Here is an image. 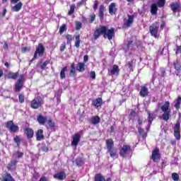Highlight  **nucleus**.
Here are the masks:
<instances>
[{
	"mask_svg": "<svg viewBox=\"0 0 181 181\" xmlns=\"http://www.w3.org/2000/svg\"><path fill=\"white\" fill-rule=\"evenodd\" d=\"M114 30L115 29L113 28L108 30L107 26L101 25L99 28L95 30L93 33L94 39L97 40L100 36H101V35H103L105 39L107 37L109 40H111L112 39V36H114Z\"/></svg>",
	"mask_w": 181,
	"mask_h": 181,
	"instance_id": "obj_1",
	"label": "nucleus"
},
{
	"mask_svg": "<svg viewBox=\"0 0 181 181\" xmlns=\"http://www.w3.org/2000/svg\"><path fill=\"white\" fill-rule=\"evenodd\" d=\"M44 53H45V46H43V44L40 43L35 50V52L34 54V57L31 59V62H33V60H36V59H37V54L40 57H42Z\"/></svg>",
	"mask_w": 181,
	"mask_h": 181,
	"instance_id": "obj_2",
	"label": "nucleus"
},
{
	"mask_svg": "<svg viewBox=\"0 0 181 181\" xmlns=\"http://www.w3.org/2000/svg\"><path fill=\"white\" fill-rule=\"evenodd\" d=\"M158 30H159V24L158 23H153L149 27V32L153 37L158 39L159 35H158Z\"/></svg>",
	"mask_w": 181,
	"mask_h": 181,
	"instance_id": "obj_3",
	"label": "nucleus"
},
{
	"mask_svg": "<svg viewBox=\"0 0 181 181\" xmlns=\"http://www.w3.org/2000/svg\"><path fill=\"white\" fill-rule=\"evenodd\" d=\"M23 156V153L17 151L16 153L13 154V159L11 161L10 167L15 168L16 166V163H18V159L22 158Z\"/></svg>",
	"mask_w": 181,
	"mask_h": 181,
	"instance_id": "obj_4",
	"label": "nucleus"
},
{
	"mask_svg": "<svg viewBox=\"0 0 181 181\" xmlns=\"http://www.w3.org/2000/svg\"><path fill=\"white\" fill-rule=\"evenodd\" d=\"M42 98L37 97L31 101L30 107L31 108H33V110H37V108H39L40 107H42Z\"/></svg>",
	"mask_w": 181,
	"mask_h": 181,
	"instance_id": "obj_5",
	"label": "nucleus"
},
{
	"mask_svg": "<svg viewBox=\"0 0 181 181\" xmlns=\"http://www.w3.org/2000/svg\"><path fill=\"white\" fill-rule=\"evenodd\" d=\"M6 128H8L10 132H18L19 131V127L13 124V121L11 120L6 122Z\"/></svg>",
	"mask_w": 181,
	"mask_h": 181,
	"instance_id": "obj_6",
	"label": "nucleus"
},
{
	"mask_svg": "<svg viewBox=\"0 0 181 181\" xmlns=\"http://www.w3.org/2000/svg\"><path fill=\"white\" fill-rule=\"evenodd\" d=\"M25 81V78L23 75H21L16 83V91H21L22 90V87H23V81Z\"/></svg>",
	"mask_w": 181,
	"mask_h": 181,
	"instance_id": "obj_7",
	"label": "nucleus"
},
{
	"mask_svg": "<svg viewBox=\"0 0 181 181\" xmlns=\"http://www.w3.org/2000/svg\"><path fill=\"white\" fill-rule=\"evenodd\" d=\"M151 159L154 162H159L160 160V154L159 153V148H156L153 152L151 156Z\"/></svg>",
	"mask_w": 181,
	"mask_h": 181,
	"instance_id": "obj_8",
	"label": "nucleus"
},
{
	"mask_svg": "<svg viewBox=\"0 0 181 181\" xmlns=\"http://www.w3.org/2000/svg\"><path fill=\"white\" fill-rule=\"evenodd\" d=\"M174 136L178 141L180 140V123L177 122L174 127Z\"/></svg>",
	"mask_w": 181,
	"mask_h": 181,
	"instance_id": "obj_9",
	"label": "nucleus"
},
{
	"mask_svg": "<svg viewBox=\"0 0 181 181\" xmlns=\"http://www.w3.org/2000/svg\"><path fill=\"white\" fill-rule=\"evenodd\" d=\"M119 74V67L117 65H114L111 69H108L109 76H118Z\"/></svg>",
	"mask_w": 181,
	"mask_h": 181,
	"instance_id": "obj_10",
	"label": "nucleus"
},
{
	"mask_svg": "<svg viewBox=\"0 0 181 181\" xmlns=\"http://www.w3.org/2000/svg\"><path fill=\"white\" fill-rule=\"evenodd\" d=\"M73 141H71V145L72 146H77L78 145V143L80 142V138H81V136L80 134H75L73 136Z\"/></svg>",
	"mask_w": 181,
	"mask_h": 181,
	"instance_id": "obj_11",
	"label": "nucleus"
},
{
	"mask_svg": "<svg viewBox=\"0 0 181 181\" xmlns=\"http://www.w3.org/2000/svg\"><path fill=\"white\" fill-rule=\"evenodd\" d=\"M129 151H131V146L128 145H124L119 152L120 156H122V158H124V156H125V155H127V153H128Z\"/></svg>",
	"mask_w": 181,
	"mask_h": 181,
	"instance_id": "obj_12",
	"label": "nucleus"
},
{
	"mask_svg": "<svg viewBox=\"0 0 181 181\" xmlns=\"http://www.w3.org/2000/svg\"><path fill=\"white\" fill-rule=\"evenodd\" d=\"M134 23V16H128V19L124 21V28H129Z\"/></svg>",
	"mask_w": 181,
	"mask_h": 181,
	"instance_id": "obj_13",
	"label": "nucleus"
},
{
	"mask_svg": "<svg viewBox=\"0 0 181 181\" xmlns=\"http://www.w3.org/2000/svg\"><path fill=\"white\" fill-rule=\"evenodd\" d=\"M139 95L143 98L147 97V95H149V90L148 89V88L146 86H143L141 88Z\"/></svg>",
	"mask_w": 181,
	"mask_h": 181,
	"instance_id": "obj_14",
	"label": "nucleus"
},
{
	"mask_svg": "<svg viewBox=\"0 0 181 181\" xmlns=\"http://www.w3.org/2000/svg\"><path fill=\"white\" fill-rule=\"evenodd\" d=\"M19 76V72H8L6 75V78H11L12 80H16L18 77Z\"/></svg>",
	"mask_w": 181,
	"mask_h": 181,
	"instance_id": "obj_15",
	"label": "nucleus"
},
{
	"mask_svg": "<svg viewBox=\"0 0 181 181\" xmlns=\"http://www.w3.org/2000/svg\"><path fill=\"white\" fill-rule=\"evenodd\" d=\"M54 179H57V180H64L66 179V173L64 172L57 173L54 175Z\"/></svg>",
	"mask_w": 181,
	"mask_h": 181,
	"instance_id": "obj_16",
	"label": "nucleus"
},
{
	"mask_svg": "<svg viewBox=\"0 0 181 181\" xmlns=\"http://www.w3.org/2000/svg\"><path fill=\"white\" fill-rule=\"evenodd\" d=\"M100 121L101 119H100V117L98 116H94L89 119V122L93 124V125H97V124H100Z\"/></svg>",
	"mask_w": 181,
	"mask_h": 181,
	"instance_id": "obj_17",
	"label": "nucleus"
},
{
	"mask_svg": "<svg viewBox=\"0 0 181 181\" xmlns=\"http://www.w3.org/2000/svg\"><path fill=\"white\" fill-rule=\"evenodd\" d=\"M117 12V7L115 3H111L109 6V13L110 15H115Z\"/></svg>",
	"mask_w": 181,
	"mask_h": 181,
	"instance_id": "obj_18",
	"label": "nucleus"
},
{
	"mask_svg": "<svg viewBox=\"0 0 181 181\" xmlns=\"http://www.w3.org/2000/svg\"><path fill=\"white\" fill-rule=\"evenodd\" d=\"M37 121L40 124V125H45V124H46V121H47V118L45 117L43 115H40L37 117Z\"/></svg>",
	"mask_w": 181,
	"mask_h": 181,
	"instance_id": "obj_19",
	"label": "nucleus"
},
{
	"mask_svg": "<svg viewBox=\"0 0 181 181\" xmlns=\"http://www.w3.org/2000/svg\"><path fill=\"white\" fill-rule=\"evenodd\" d=\"M156 117V115H155L153 113L151 112H148V128L152 124V122L155 118Z\"/></svg>",
	"mask_w": 181,
	"mask_h": 181,
	"instance_id": "obj_20",
	"label": "nucleus"
},
{
	"mask_svg": "<svg viewBox=\"0 0 181 181\" xmlns=\"http://www.w3.org/2000/svg\"><path fill=\"white\" fill-rule=\"evenodd\" d=\"M25 134L27 136V138L30 139V138H33V129L31 128H25Z\"/></svg>",
	"mask_w": 181,
	"mask_h": 181,
	"instance_id": "obj_21",
	"label": "nucleus"
},
{
	"mask_svg": "<svg viewBox=\"0 0 181 181\" xmlns=\"http://www.w3.org/2000/svg\"><path fill=\"white\" fill-rule=\"evenodd\" d=\"M106 146L107 151H111V149H114V141L112 140V139L106 140Z\"/></svg>",
	"mask_w": 181,
	"mask_h": 181,
	"instance_id": "obj_22",
	"label": "nucleus"
},
{
	"mask_svg": "<svg viewBox=\"0 0 181 181\" xmlns=\"http://www.w3.org/2000/svg\"><path fill=\"white\" fill-rule=\"evenodd\" d=\"M22 2H19L18 4H16L14 6L11 8V11L13 12H19L21 9H22L23 6Z\"/></svg>",
	"mask_w": 181,
	"mask_h": 181,
	"instance_id": "obj_23",
	"label": "nucleus"
},
{
	"mask_svg": "<svg viewBox=\"0 0 181 181\" xmlns=\"http://www.w3.org/2000/svg\"><path fill=\"white\" fill-rule=\"evenodd\" d=\"M93 105L95 108H98V107H101L103 105V98H98L96 100L93 101Z\"/></svg>",
	"mask_w": 181,
	"mask_h": 181,
	"instance_id": "obj_24",
	"label": "nucleus"
},
{
	"mask_svg": "<svg viewBox=\"0 0 181 181\" xmlns=\"http://www.w3.org/2000/svg\"><path fill=\"white\" fill-rule=\"evenodd\" d=\"M169 107H170V103H169V101H166L164 105L161 106V110L163 112L170 111V110H169Z\"/></svg>",
	"mask_w": 181,
	"mask_h": 181,
	"instance_id": "obj_25",
	"label": "nucleus"
},
{
	"mask_svg": "<svg viewBox=\"0 0 181 181\" xmlns=\"http://www.w3.org/2000/svg\"><path fill=\"white\" fill-rule=\"evenodd\" d=\"M174 69L176 70L177 73H180V62L179 60L173 62Z\"/></svg>",
	"mask_w": 181,
	"mask_h": 181,
	"instance_id": "obj_26",
	"label": "nucleus"
},
{
	"mask_svg": "<svg viewBox=\"0 0 181 181\" xmlns=\"http://www.w3.org/2000/svg\"><path fill=\"white\" fill-rule=\"evenodd\" d=\"M95 181H105V178L101 174H97L95 176ZM107 181H111V178H108Z\"/></svg>",
	"mask_w": 181,
	"mask_h": 181,
	"instance_id": "obj_27",
	"label": "nucleus"
},
{
	"mask_svg": "<svg viewBox=\"0 0 181 181\" xmlns=\"http://www.w3.org/2000/svg\"><path fill=\"white\" fill-rule=\"evenodd\" d=\"M124 50H132V49H134V44H132V40H129V41H127V44L126 46L124 47Z\"/></svg>",
	"mask_w": 181,
	"mask_h": 181,
	"instance_id": "obj_28",
	"label": "nucleus"
},
{
	"mask_svg": "<svg viewBox=\"0 0 181 181\" xmlns=\"http://www.w3.org/2000/svg\"><path fill=\"white\" fill-rule=\"evenodd\" d=\"M78 71H84L86 70V64L83 62H79L78 66L76 67Z\"/></svg>",
	"mask_w": 181,
	"mask_h": 181,
	"instance_id": "obj_29",
	"label": "nucleus"
},
{
	"mask_svg": "<svg viewBox=\"0 0 181 181\" xmlns=\"http://www.w3.org/2000/svg\"><path fill=\"white\" fill-rule=\"evenodd\" d=\"M37 141H42L43 139V129H39L36 134Z\"/></svg>",
	"mask_w": 181,
	"mask_h": 181,
	"instance_id": "obj_30",
	"label": "nucleus"
},
{
	"mask_svg": "<svg viewBox=\"0 0 181 181\" xmlns=\"http://www.w3.org/2000/svg\"><path fill=\"white\" fill-rule=\"evenodd\" d=\"M109 152L110 156L113 158L115 159L118 158V155L117 154V150L112 148L110 151H107Z\"/></svg>",
	"mask_w": 181,
	"mask_h": 181,
	"instance_id": "obj_31",
	"label": "nucleus"
},
{
	"mask_svg": "<svg viewBox=\"0 0 181 181\" xmlns=\"http://www.w3.org/2000/svg\"><path fill=\"white\" fill-rule=\"evenodd\" d=\"M162 117L164 121H168L169 118H170V110L167 112H163Z\"/></svg>",
	"mask_w": 181,
	"mask_h": 181,
	"instance_id": "obj_32",
	"label": "nucleus"
},
{
	"mask_svg": "<svg viewBox=\"0 0 181 181\" xmlns=\"http://www.w3.org/2000/svg\"><path fill=\"white\" fill-rule=\"evenodd\" d=\"M99 17L101 21L104 19V6L100 5L99 8Z\"/></svg>",
	"mask_w": 181,
	"mask_h": 181,
	"instance_id": "obj_33",
	"label": "nucleus"
},
{
	"mask_svg": "<svg viewBox=\"0 0 181 181\" xmlns=\"http://www.w3.org/2000/svg\"><path fill=\"white\" fill-rule=\"evenodd\" d=\"M151 12L152 15H156L158 12V5L156 4H153L151 5Z\"/></svg>",
	"mask_w": 181,
	"mask_h": 181,
	"instance_id": "obj_34",
	"label": "nucleus"
},
{
	"mask_svg": "<svg viewBox=\"0 0 181 181\" xmlns=\"http://www.w3.org/2000/svg\"><path fill=\"white\" fill-rule=\"evenodd\" d=\"M174 103H175L174 107L176 108V110H179V108H180L181 97L179 96L177 99L175 100Z\"/></svg>",
	"mask_w": 181,
	"mask_h": 181,
	"instance_id": "obj_35",
	"label": "nucleus"
},
{
	"mask_svg": "<svg viewBox=\"0 0 181 181\" xmlns=\"http://www.w3.org/2000/svg\"><path fill=\"white\" fill-rule=\"evenodd\" d=\"M66 71H67V66H64L60 72V78L62 80L66 78Z\"/></svg>",
	"mask_w": 181,
	"mask_h": 181,
	"instance_id": "obj_36",
	"label": "nucleus"
},
{
	"mask_svg": "<svg viewBox=\"0 0 181 181\" xmlns=\"http://www.w3.org/2000/svg\"><path fill=\"white\" fill-rule=\"evenodd\" d=\"M1 181H15V179L12 177V175L11 174H6V176H4Z\"/></svg>",
	"mask_w": 181,
	"mask_h": 181,
	"instance_id": "obj_37",
	"label": "nucleus"
},
{
	"mask_svg": "<svg viewBox=\"0 0 181 181\" xmlns=\"http://www.w3.org/2000/svg\"><path fill=\"white\" fill-rule=\"evenodd\" d=\"M80 35H77L75 36V47H76L78 49L80 47Z\"/></svg>",
	"mask_w": 181,
	"mask_h": 181,
	"instance_id": "obj_38",
	"label": "nucleus"
},
{
	"mask_svg": "<svg viewBox=\"0 0 181 181\" xmlns=\"http://www.w3.org/2000/svg\"><path fill=\"white\" fill-rule=\"evenodd\" d=\"M179 8H180V5L177 3L171 4V9L173 12H176Z\"/></svg>",
	"mask_w": 181,
	"mask_h": 181,
	"instance_id": "obj_39",
	"label": "nucleus"
},
{
	"mask_svg": "<svg viewBox=\"0 0 181 181\" xmlns=\"http://www.w3.org/2000/svg\"><path fill=\"white\" fill-rule=\"evenodd\" d=\"M166 4V0H158L157 5L158 8H163Z\"/></svg>",
	"mask_w": 181,
	"mask_h": 181,
	"instance_id": "obj_40",
	"label": "nucleus"
},
{
	"mask_svg": "<svg viewBox=\"0 0 181 181\" xmlns=\"http://www.w3.org/2000/svg\"><path fill=\"white\" fill-rule=\"evenodd\" d=\"M66 39L67 40V45H71V40H73V35L68 34L66 35Z\"/></svg>",
	"mask_w": 181,
	"mask_h": 181,
	"instance_id": "obj_41",
	"label": "nucleus"
},
{
	"mask_svg": "<svg viewBox=\"0 0 181 181\" xmlns=\"http://www.w3.org/2000/svg\"><path fill=\"white\" fill-rule=\"evenodd\" d=\"M74 9H76V4H72L70 6V10L68 13V15L71 16L72 13H74Z\"/></svg>",
	"mask_w": 181,
	"mask_h": 181,
	"instance_id": "obj_42",
	"label": "nucleus"
},
{
	"mask_svg": "<svg viewBox=\"0 0 181 181\" xmlns=\"http://www.w3.org/2000/svg\"><path fill=\"white\" fill-rule=\"evenodd\" d=\"M67 30V26L66 24H63L60 28H59V33H64V32H66Z\"/></svg>",
	"mask_w": 181,
	"mask_h": 181,
	"instance_id": "obj_43",
	"label": "nucleus"
},
{
	"mask_svg": "<svg viewBox=\"0 0 181 181\" xmlns=\"http://www.w3.org/2000/svg\"><path fill=\"white\" fill-rule=\"evenodd\" d=\"M83 26V23H81V22L80 21H76V30H80V29H81Z\"/></svg>",
	"mask_w": 181,
	"mask_h": 181,
	"instance_id": "obj_44",
	"label": "nucleus"
},
{
	"mask_svg": "<svg viewBox=\"0 0 181 181\" xmlns=\"http://www.w3.org/2000/svg\"><path fill=\"white\" fill-rule=\"evenodd\" d=\"M47 64H50V61H45L44 62L42 65H41V69L42 70H45V69H46V66H47Z\"/></svg>",
	"mask_w": 181,
	"mask_h": 181,
	"instance_id": "obj_45",
	"label": "nucleus"
},
{
	"mask_svg": "<svg viewBox=\"0 0 181 181\" xmlns=\"http://www.w3.org/2000/svg\"><path fill=\"white\" fill-rule=\"evenodd\" d=\"M13 141L16 144H17L18 146H19V144H21V136H16V137L13 139Z\"/></svg>",
	"mask_w": 181,
	"mask_h": 181,
	"instance_id": "obj_46",
	"label": "nucleus"
},
{
	"mask_svg": "<svg viewBox=\"0 0 181 181\" xmlns=\"http://www.w3.org/2000/svg\"><path fill=\"white\" fill-rule=\"evenodd\" d=\"M172 178L175 181H177V180H179V175L177 173H173L172 174Z\"/></svg>",
	"mask_w": 181,
	"mask_h": 181,
	"instance_id": "obj_47",
	"label": "nucleus"
},
{
	"mask_svg": "<svg viewBox=\"0 0 181 181\" xmlns=\"http://www.w3.org/2000/svg\"><path fill=\"white\" fill-rule=\"evenodd\" d=\"M47 124L50 128H54V122L52 119L47 120Z\"/></svg>",
	"mask_w": 181,
	"mask_h": 181,
	"instance_id": "obj_48",
	"label": "nucleus"
},
{
	"mask_svg": "<svg viewBox=\"0 0 181 181\" xmlns=\"http://www.w3.org/2000/svg\"><path fill=\"white\" fill-rule=\"evenodd\" d=\"M18 98H19V102L21 104L25 103V96L23 94L19 95Z\"/></svg>",
	"mask_w": 181,
	"mask_h": 181,
	"instance_id": "obj_49",
	"label": "nucleus"
},
{
	"mask_svg": "<svg viewBox=\"0 0 181 181\" xmlns=\"http://www.w3.org/2000/svg\"><path fill=\"white\" fill-rule=\"evenodd\" d=\"M71 74H76V66L72 64L71 66Z\"/></svg>",
	"mask_w": 181,
	"mask_h": 181,
	"instance_id": "obj_50",
	"label": "nucleus"
},
{
	"mask_svg": "<svg viewBox=\"0 0 181 181\" xmlns=\"http://www.w3.org/2000/svg\"><path fill=\"white\" fill-rule=\"evenodd\" d=\"M90 77L92 78V80H95V71H91L90 72Z\"/></svg>",
	"mask_w": 181,
	"mask_h": 181,
	"instance_id": "obj_51",
	"label": "nucleus"
},
{
	"mask_svg": "<svg viewBox=\"0 0 181 181\" xmlns=\"http://www.w3.org/2000/svg\"><path fill=\"white\" fill-rule=\"evenodd\" d=\"M127 66L128 67V69H132V66H134V60L131 61V62H129L127 64Z\"/></svg>",
	"mask_w": 181,
	"mask_h": 181,
	"instance_id": "obj_52",
	"label": "nucleus"
},
{
	"mask_svg": "<svg viewBox=\"0 0 181 181\" xmlns=\"http://www.w3.org/2000/svg\"><path fill=\"white\" fill-rule=\"evenodd\" d=\"M90 23H93V22H94V21H95V14H93L90 16Z\"/></svg>",
	"mask_w": 181,
	"mask_h": 181,
	"instance_id": "obj_53",
	"label": "nucleus"
},
{
	"mask_svg": "<svg viewBox=\"0 0 181 181\" xmlns=\"http://www.w3.org/2000/svg\"><path fill=\"white\" fill-rule=\"evenodd\" d=\"M138 132H139V134H140V135H142V136H144V134L145 131L144 130V129L139 127Z\"/></svg>",
	"mask_w": 181,
	"mask_h": 181,
	"instance_id": "obj_54",
	"label": "nucleus"
},
{
	"mask_svg": "<svg viewBox=\"0 0 181 181\" xmlns=\"http://www.w3.org/2000/svg\"><path fill=\"white\" fill-rule=\"evenodd\" d=\"M176 54H181V46L177 45Z\"/></svg>",
	"mask_w": 181,
	"mask_h": 181,
	"instance_id": "obj_55",
	"label": "nucleus"
},
{
	"mask_svg": "<svg viewBox=\"0 0 181 181\" xmlns=\"http://www.w3.org/2000/svg\"><path fill=\"white\" fill-rule=\"evenodd\" d=\"M98 8V1L96 0L95 1V4L93 5L94 11H97Z\"/></svg>",
	"mask_w": 181,
	"mask_h": 181,
	"instance_id": "obj_56",
	"label": "nucleus"
},
{
	"mask_svg": "<svg viewBox=\"0 0 181 181\" xmlns=\"http://www.w3.org/2000/svg\"><path fill=\"white\" fill-rule=\"evenodd\" d=\"M64 49H66V42H64L62 44L61 47H60V51L64 52Z\"/></svg>",
	"mask_w": 181,
	"mask_h": 181,
	"instance_id": "obj_57",
	"label": "nucleus"
},
{
	"mask_svg": "<svg viewBox=\"0 0 181 181\" xmlns=\"http://www.w3.org/2000/svg\"><path fill=\"white\" fill-rule=\"evenodd\" d=\"M86 4L84 1H83V0H81V1H79L78 4H77V6L78 8H80V6H81V5Z\"/></svg>",
	"mask_w": 181,
	"mask_h": 181,
	"instance_id": "obj_58",
	"label": "nucleus"
},
{
	"mask_svg": "<svg viewBox=\"0 0 181 181\" xmlns=\"http://www.w3.org/2000/svg\"><path fill=\"white\" fill-rule=\"evenodd\" d=\"M76 165L77 166H81V165H83V162L81 160H76Z\"/></svg>",
	"mask_w": 181,
	"mask_h": 181,
	"instance_id": "obj_59",
	"label": "nucleus"
},
{
	"mask_svg": "<svg viewBox=\"0 0 181 181\" xmlns=\"http://www.w3.org/2000/svg\"><path fill=\"white\" fill-rule=\"evenodd\" d=\"M83 62H84L85 63H87V62H88V55H85V56L83 57Z\"/></svg>",
	"mask_w": 181,
	"mask_h": 181,
	"instance_id": "obj_60",
	"label": "nucleus"
},
{
	"mask_svg": "<svg viewBox=\"0 0 181 181\" xmlns=\"http://www.w3.org/2000/svg\"><path fill=\"white\" fill-rule=\"evenodd\" d=\"M28 50V48L27 47H23L21 49V52L22 53H26V51Z\"/></svg>",
	"mask_w": 181,
	"mask_h": 181,
	"instance_id": "obj_61",
	"label": "nucleus"
},
{
	"mask_svg": "<svg viewBox=\"0 0 181 181\" xmlns=\"http://www.w3.org/2000/svg\"><path fill=\"white\" fill-rule=\"evenodd\" d=\"M40 181H47V177H42L40 179Z\"/></svg>",
	"mask_w": 181,
	"mask_h": 181,
	"instance_id": "obj_62",
	"label": "nucleus"
},
{
	"mask_svg": "<svg viewBox=\"0 0 181 181\" xmlns=\"http://www.w3.org/2000/svg\"><path fill=\"white\" fill-rule=\"evenodd\" d=\"M4 48L6 50H8V42H4Z\"/></svg>",
	"mask_w": 181,
	"mask_h": 181,
	"instance_id": "obj_63",
	"label": "nucleus"
},
{
	"mask_svg": "<svg viewBox=\"0 0 181 181\" xmlns=\"http://www.w3.org/2000/svg\"><path fill=\"white\" fill-rule=\"evenodd\" d=\"M165 25L166 24L165 23H162V24L160 25V29H163V28H165Z\"/></svg>",
	"mask_w": 181,
	"mask_h": 181,
	"instance_id": "obj_64",
	"label": "nucleus"
}]
</instances>
